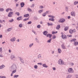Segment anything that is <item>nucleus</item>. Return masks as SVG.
Listing matches in <instances>:
<instances>
[{"label":"nucleus","instance_id":"nucleus-33","mask_svg":"<svg viewBox=\"0 0 78 78\" xmlns=\"http://www.w3.org/2000/svg\"><path fill=\"white\" fill-rule=\"evenodd\" d=\"M14 21V20L13 19H12L11 20H9V22H12Z\"/></svg>","mask_w":78,"mask_h":78},{"label":"nucleus","instance_id":"nucleus-50","mask_svg":"<svg viewBox=\"0 0 78 78\" xmlns=\"http://www.w3.org/2000/svg\"><path fill=\"white\" fill-rule=\"evenodd\" d=\"M32 45H33V43H32V44H30V45H29V47H31Z\"/></svg>","mask_w":78,"mask_h":78},{"label":"nucleus","instance_id":"nucleus-31","mask_svg":"<svg viewBox=\"0 0 78 78\" xmlns=\"http://www.w3.org/2000/svg\"><path fill=\"white\" fill-rule=\"evenodd\" d=\"M44 11L43 9H42V10H40L38 12H39V13H41V12H42V11Z\"/></svg>","mask_w":78,"mask_h":78},{"label":"nucleus","instance_id":"nucleus-42","mask_svg":"<svg viewBox=\"0 0 78 78\" xmlns=\"http://www.w3.org/2000/svg\"><path fill=\"white\" fill-rule=\"evenodd\" d=\"M34 68H35V69H37V65H35L34 66Z\"/></svg>","mask_w":78,"mask_h":78},{"label":"nucleus","instance_id":"nucleus-62","mask_svg":"<svg viewBox=\"0 0 78 78\" xmlns=\"http://www.w3.org/2000/svg\"><path fill=\"white\" fill-rule=\"evenodd\" d=\"M48 11H46V12L45 14H48Z\"/></svg>","mask_w":78,"mask_h":78},{"label":"nucleus","instance_id":"nucleus-32","mask_svg":"<svg viewBox=\"0 0 78 78\" xmlns=\"http://www.w3.org/2000/svg\"><path fill=\"white\" fill-rule=\"evenodd\" d=\"M11 30H12V28H10L7 29V31H10Z\"/></svg>","mask_w":78,"mask_h":78},{"label":"nucleus","instance_id":"nucleus-5","mask_svg":"<svg viewBox=\"0 0 78 78\" xmlns=\"http://www.w3.org/2000/svg\"><path fill=\"white\" fill-rule=\"evenodd\" d=\"M65 20L64 19H60V20H58L59 22V23H63V22H65Z\"/></svg>","mask_w":78,"mask_h":78},{"label":"nucleus","instance_id":"nucleus-19","mask_svg":"<svg viewBox=\"0 0 78 78\" xmlns=\"http://www.w3.org/2000/svg\"><path fill=\"white\" fill-rule=\"evenodd\" d=\"M29 16V14H27L24 15V17H28Z\"/></svg>","mask_w":78,"mask_h":78},{"label":"nucleus","instance_id":"nucleus-11","mask_svg":"<svg viewBox=\"0 0 78 78\" xmlns=\"http://www.w3.org/2000/svg\"><path fill=\"white\" fill-rule=\"evenodd\" d=\"M43 67H45L46 68H47L48 67V66L47 65H46V64H44L42 65Z\"/></svg>","mask_w":78,"mask_h":78},{"label":"nucleus","instance_id":"nucleus-15","mask_svg":"<svg viewBox=\"0 0 78 78\" xmlns=\"http://www.w3.org/2000/svg\"><path fill=\"white\" fill-rule=\"evenodd\" d=\"M72 76V75H69L67 76L66 78H70Z\"/></svg>","mask_w":78,"mask_h":78},{"label":"nucleus","instance_id":"nucleus-29","mask_svg":"<svg viewBox=\"0 0 78 78\" xmlns=\"http://www.w3.org/2000/svg\"><path fill=\"white\" fill-rule=\"evenodd\" d=\"M58 33V32L56 31V32L54 31H52V34H56V33Z\"/></svg>","mask_w":78,"mask_h":78},{"label":"nucleus","instance_id":"nucleus-12","mask_svg":"<svg viewBox=\"0 0 78 78\" xmlns=\"http://www.w3.org/2000/svg\"><path fill=\"white\" fill-rule=\"evenodd\" d=\"M48 25L49 26H51L52 25H53V23H47Z\"/></svg>","mask_w":78,"mask_h":78},{"label":"nucleus","instance_id":"nucleus-59","mask_svg":"<svg viewBox=\"0 0 78 78\" xmlns=\"http://www.w3.org/2000/svg\"><path fill=\"white\" fill-rule=\"evenodd\" d=\"M34 6V4H32V5L31 6V7H33Z\"/></svg>","mask_w":78,"mask_h":78},{"label":"nucleus","instance_id":"nucleus-64","mask_svg":"<svg viewBox=\"0 0 78 78\" xmlns=\"http://www.w3.org/2000/svg\"><path fill=\"white\" fill-rule=\"evenodd\" d=\"M76 78H78V75H76Z\"/></svg>","mask_w":78,"mask_h":78},{"label":"nucleus","instance_id":"nucleus-35","mask_svg":"<svg viewBox=\"0 0 78 78\" xmlns=\"http://www.w3.org/2000/svg\"><path fill=\"white\" fill-rule=\"evenodd\" d=\"M19 27L20 28H22V24H20L19 25Z\"/></svg>","mask_w":78,"mask_h":78},{"label":"nucleus","instance_id":"nucleus-48","mask_svg":"<svg viewBox=\"0 0 78 78\" xmlns=\"http://www.w3.org/2000/svg\"><path fill=\"white\" fill-rule=\"evenodd\" d=\"M40 27H41V25H38L37 26V28H40Z\"/></svg>","mask_w":78,"mask_h":78},{"label":"nucleus","instance_id":"nucleus-46","mask_svg":"<svg viewBox=\"0 0 78 78\" xmlns=\"http://www.w3.org/2000/svg\"><path fill=\"white\" fill-rule=\"evenodd\" d=\"M0 78H6V77L5 76H1Z\"/></svg>","mask_w":78,"mask_h":78},{"label":"nucleus","instance_id":"nucleus-22","mask_svg":"<svg viewBox=\"0 0 78 78\" xmlns=\"http://www.w3.org/2000/svg\"><path fill=\"white\" fill-rule=\"evenodd\" d=\"M69 32L70 34H72V33H73V30H70L69 31Z\"/></svg>","mask_w":78,"mask_h":78},{"label":"nucleus","instance_id":"nucleus-27","mask_svg":"<svg viewBox=\"0 0 78 78\" xmlns=\"http://www.w3.org/2000/svg\"><path fill=\"white\" fill-rule=\"evenodd\" d=\"M49 17H52V18H55V16L52 15H48Z\"/></svg>","mask_w":78,"mask_h":78},{"label":"nucleus","instance_id":"nucleus-34","mask_svg":"<svg viewBox=\"0 0 78 78\" xmlns=\"http://www.w3.org/2000/svg\"><path fill=\"white\" fill-rule=\"evenodd\" d=\"M15 14H17V15H18V16H20V14L19 12H16Z\"/></svg>","mask_w":78,"mask_h":78},{"label":"nucleus","instance_id":"nucleus-43","mask_svg":"<svg viewBox=\"0 0 78 78\" xmlns=\"http://www.w3.org/2000/svg\"><path fill=\"white\" fill-rule=\"evenodd\" d=\"M75 32H76V30L75 29L73 30V33H75Z\"/></svg>","mask_w":78,"mask_h":78},{"label":"nucleus","instance_id":"nucleus-25","mask_svg":"<svg viewBox=\"0 0 78 78\" xmlns=\"http://www.w3.org/2000/svg\"><path fill=\"white\" fill-rule=\"evenodd\" d=\"M76 39H73V40H71V42H73V41L74 42H76Z\"/></svg>","mask_w":78,"mask_h":78},{"label":"nucleus","instance_id":"nucleus-13","mask_svg":"<svg viewBox=\"0 0 78 78\" xmlns=\"http://www.w3.org/2000/svg\"><path fill=\"white\" fill-rule=\"evenodd\" d=\"M44 35H45V36H47V34L48 33V32L47 31H45L43 33Z\"/></svg>","mask_w":78,"mask_h":78},{"label":"nucleus","instance_id":"nucleus-3","mask_svg":"<svg viewBox=\"0 0 78 78\" xmlns=\"http://www.w3.org/2000/svg\"><path fill=\"white\" fill-rule=\"evenodd\" d=\"M68 72L69 73H73V70L72 68H70L68 70Z\"/></svg>","mask_w":78,"mask_h":78},{"label":"nucleus","instance_id":"nucleus-39","mask_svg":"<svg viewBox=\"0 0 78 78\" xmlns=\"http://www.w3.org/2000/svg\"><path fill=\"white\" fill-rule=\"evenodd\" d=\"M31 23H32L31 21H30L28 22L27 24H28V25H29V24H31Z\"/></svg>","mask_w":78,"mask_h":78},{"label":"nucleus","instance_id":"nucleus-56","mask_svg":"<svg viewBox=\"0 0 78 78\" xmlns=\"http://www.w3.org/2000/svg\"><path fill=\"white\" fill-rule=\"evenodd\" d=\"M9 53H11V51L10 49L9 50Z\"/></svg>","mask_w":78,"mask_h":78},{"label":"nucleus","instance_id":"nucleus-24","mask_svg":"<svg viewBox=\"0 0 78 78\" xmlns=\"http://www.w3.org/2000/svg\"><path fill=\"white\" fill-rule=\"evenodd\" d=\"M58 53H61V50L60 49H58Z\"/></svg>","mask_w":78,"mask_h":78},{"label":"nucleus","instance_id":"nucleus-14","mask_svg":"<svg viewBox=\"0 0 78 78\" xmlns=\"http://www.w3.org/2000/svg\"><path fill=\"white\" fill-rule=\"evenodd\" d=\"M61 47H62V48L63 49H66V47L64 46V44H62V45Z\"/></svg>","mask_w":78,"mask_h":78},{"label":"nucleus","instance_id":"nucleus-21","mask_svg":"<svg viewBox=\"0 0 78 78\" xmlns=\"http://www.w3.org/2000/svg\"><path fill=\"white\" fill-rule=\"evenodd\" d=\"M4 67H5V66H4V65H2L1 66H0V69H3V68H4Z\"/></svg>","mask_w":78,"mask_h":78},{"label":"nucleus","instance_id":"nucleus-7","mask_svg":"<svg viewBox=\"0 0 78 78\" xmlns=\"http://www.w3.org/2000/svg\"><path fill=\"white\" fill-rule=\"evenodd\" d=\"M17 20H22V16H20L17 18Z\"/></svg>","mask_w":78,"mask_h":78},{"label":"nucleus","instance_id":"nucleus-40","mask_svg":"<svg viewBox=\"0 0 78 78\" xmlns=\"http://www.w3.org/2000/svg\"><path fill=\"white\" fill-rule=\"evenodd\" d=\"M0 11H4V9H3V8H0Z\"/></svg>","mask_w":78,"mask_h":78},{"label":"nucleus","instance_id":"nucleus-26","mask_svg":"<svg viewBox=\"0 0 78 78\" xmlns=\"http://www.w3.org/2000/svg\"><path fill=\"white\" fill-rule=\"evenodd\" d=\"M29 20V18H26L23 20L24 22H25V21H27V20Z\"/></svg>","mask_w":78,"mask_h":78},{"label":"nucleus","instance_id":"nucleus-18","mask_svg":"<svg viewBox=\"0 0 78 78\" xmlns=\"http://www.w3.org/2000/svg\"><path fill=\"white\" fill-rule=\"evenodd\" d=\"M56 28L57 30H58V29H59V28H60V25H58L57 26Z\"/></svg>","mask_w":78,"mask_h":78},{"label":"nucleus","instance_id":"nucleus-8","mask_svg":"<svg viewBox=\"0 0 78 78\" xmlns=\"http://www.w3.org/2000/svg\"><path fill=\"white\" fill-rule=\"evenodd\" d=\"M16 68V66L14 65H12L11 67L12 70H14Z\"/></svg>","mask_w":78,"mask_h":78},{"label":"nucleus","instance_id":"nucleus-23","mask_svg":"<svg viewBox=\"0 0 78 78\" xmlns=\"http://www.w3.org/2000/svg\"><path fill=\"white\" fill-rule=\"evenodd\" d=\"M27 10H28V11H29V12H32V10H31V9L29 8H28Z\"/></svg>","mask_w":78,"mask_h":78},{"label":"nucleus","instance_id":"nucleus-30","mask_svg":"<svg viewBox=\"0 0 78 78\" xmlns=\"http://www.w3.org/2000/svg\"><path fill=\"white\" fill-rule=\"evenodd\" d=\"M78 2H74V5H77V4H78Z\"/></svg>","mask_w":78,"mask_h":78},{"label":"nucleus","instance_id":"nucleus-16","mask_svg":"<svg viewBox=\"0 0 78 78\" xmlns=\"http://www.w3.org/2000/svg\"><path fill=\"white\" fill-rule=\"evenodd\" d=\"M24 5H25V4H24V3L23 2H22L21 3V7H23V6H24Z\"/></svg>","mask_w":78,"mask_h":78},{"label":"nucleus","instance_id":"nucleus-17","mask_svg":"<svg viewBox=\"0 0 78 78\" xmlns=\"http://www.w3.org/2000/svg\"><path fill=\"white\" fill-rule=\"evenodd\" d=\"M65 31H67V30H69V27H65L64 29Z\"/></svg>","mask_w":78,"mask_h":78},{"label":"nucleus","instance_id":"nucleus-10","mask_svg":"<svg viewBox=\"0 0 78 78\" xmlns=\"http://www.w3.org/2000/svg\"><path fill=\"white\" fill-rule=\"evenodd\" d=\"M71 15L73 16H75V12H71Z\"/></svg>","mask_w":78,"mask_h":78},{"label":"nucleus","instance_id":"nucleus-1","mask_svg":"<svg viewBox=\"0 0 78 78\" xmlns=\"http://www.w3.org/2000/svg\"><path fill=\"white\" fill-rule=\"evenodd\" d=\"M58 63L60 65H63L64 64V62L62 60L60 59L58 62Z\"/></svg>","mask_w":78,"mask_h":78},{"label":"nucleus","instance_id":"nucleus-44","mask_svg":"<svg viewBox=\"0 0 78 78\" xmlns=\"http://www.w3.org/2000/svg\"><path fill=\"white\" fill-rule=\"evenodd\" d=\"M42 16H44V17H45V16H46V14L45 13H44L43 14H42Z\"/></svg>","mask_w":78,"mask_h":78},{"label":"nucleus","instance_id":"nucleus-52","mask_svg":"<svg viewBox=\"0 0 78 78\" xmlns=\"http://www.w3.org/2000/svg\"><path fill=\"white\" fill-rule=\"evenodd\" d=\"M52 20H51V21H52L53 22L55 20V19H53V18H52Z\"/></svg>","mask_w":78,"mask_h":78},{"label":"nucleus","instance_id":"nucleus-28","mask_svg":"<svg viewBox=\"0 0 78 78\" xmlns=\"http://www.w3.org/2000/svg\"><path fill=\"white\" fill-rule=\"evenodd\" d=\"M11 58L12 59H14V58H15V56H14V55H11Z\"/></svg>","mask_w":78,"mask_h":78},{"label":"nucleus","instance_id":"nucleus-55","mask_svg":"<svg viewBox=\"0 0 78 78\" xmlns=\"http://www.w3.org/2000/svg\"><path fill=\"white\" fill-rule=\"evenodd\" d=\"M2 51V48H0V51Z\"/></svg>","mask_w":78,"mask_h":78},{"label":"nucleus","instance_id":"nucleus-60","mask_svg":"<svg viewBox=\"0 0 78 78\" xmlns=\"http://www.w3.org/2000/svg\"><path fill=\"white\" fill-rule=\"evenodd\" d=\"M53 69L54 70H56V68H55V67H54L53 68Z\"/></svg>","mask_w":78,"mask_h":78},{"label":"nucleus","instance_id":"nucleus-57","mask_svg":"<svg viewBox=\"0 0 78 78\" xmlns=\"http://www.w3.org/2000/svg\"><path fill=\"white\" fill-rule=\"evenodd\" d=\"M9 9V11H12V9H9V8H8Z\"/></svg>","mask_w":78,"mask_h":78},{"label":"nucleus","instance_id":"nucleus-9","mask_svg":"<svg viewBox=\"0 0 78 78\" xmlns=\"http://www.w3.org/2000/svg\"><path fill=\"white\" fill-rule=\"evenodd\" d=\"M47 37H49V38H50L51 37V36H52V34H48L47 35Z\"/></svg>","mask_w":78,"mask_h":78},{"label":"nucleus","instance_id":"nucleus-58","mask_svg":"<svg viewBox=\"0 0 78 78\" xmlns=\"http://www.w3.org/2000/svg\"><path fill=\"white\" fill-rule=\"evenodd\" d=\"M37 64H40V65H42V63H37Z\"/></svg>","mask_w":78,"mask_h":78},{"label":"nucleus","instance_id":"nucleus-38","mask_svg":"<svg viewBox=\"0 0 78 78\" xmlns=\"http://www.w3.org/2000/svg\"><path fill=\"white\" fill-rule=\"evenodd\" d=\"M68 7H66L65 8V10L66 11H68Z\"/></svg>","mask_w":78,"mask_h":78},{"label":"nucleus","instance_id":"nucleus-20","mask_svg":"<svg viewBox=\"0 0 78 78\" xmlns=\"http://www.w3.org/2000/svg\"><path fill=\"white\" fill-rule=\"evenodd\" d=\"M74 45H75V46L77 45H78V42H77V41L74 42Z\"/></svg>","mask_w":78,"mask_h":78},{"label":"nucleus","instance_id":"nucleus-4","mask_svg":"<svg viewBox=\"0 0 78 78\" xmlns=\"http://www.w3.org/2000/svg\"><path fill=\"white\" fill-rule=\"evenodd\" d=\"M12 15H13V12H10L8 15V17H11Z\"/></svg>","mask_w":78,"mask_h":78},{"label":"nucleus","instance_id":"nucleus-2","mask_svg":"<svg viewBox=\"0 0 78 78\" xmlns=\"http://www.w3.org/2000/svg\"><path fill=\"white\" fill-rule=\"evenodd\" d=\"M61 34H62V39H67V36L66 35V34H63V33L62 32L61 33Z\"/></svg>","mask_w":78,"mask_h":78},{"label":"nucleus","instance_id":"nucleus-47","mask_svg":"<svg viewBox=\"0 0 78 78\" xmlns=\"http://www.w3.org/2000/svg\"><path fill=\"white\" fill-rule=\"evenodd\" d=\"M20 61H21L22 62H23V60L22 59V58L20 59Z\"/></svg>","mask_w":78,"mask_h":78},{"label":"nucleus","instance_id":"nucleus-36","mask_svg":"<svg viewBox=\"0 0 78 78\" xmlns=\"http://www.w3.org/2000/svg\"><path fill=\"white\" fill-rule=\"evenodd\" d=\"M51 39H50L48 41H47V42H48V43H50L51 42Z\"/></svg>","mask_w":78,"mask_h":78},{"label":"nucleus","instance_id":"nucleus-49","mask_svg":"<svg viewBox=\"0 0 78 78\" xmlns=\"http://www.w3.org/2000/svg\"><path fill=\"white\" fill-rule=\"evenodd\" d=\"M38 58H41V55H39L38 56Z\"/></svg>","mask_w":78,"mask_h":78},{"label":"nucleus","instance_id":"nucleus-63","mask_svg":"<svg viewBox=\"0 0 78 78\" xmlns=\"http://www.w3.org/2000/svg\"><path fill=\"white\" fill-rule=\"evenodd\" d=\"M0 57H1V58H2V57H3V55H0Z\"/></svg>","mask_w":78,"mask_h":78},{"label":"nucleus","instance_id":"nucleus-45","mask_svg":"<svg viewBox=\"0 0 78 78\" xmlns=\"http://www.w3.org/2000/svg\"><path fill=\"white\" fill-rule=\"evenodd\" d=\"M15 72H16V70H14V71H13L12 72V73H14Z\"/></svg>","mask_w":78,"mask_h":78},{"label":"nucleus","instance_id":"nucleus-37","mask_svg":"<svg viewBox=\"0 0 78 78\" xmlns=\"http://www.w3.org/2000/svg\"><path fill=\"white\" fill-rule=\"evenodd\" d=\"M19 76L18 75H15L14 76V78H17Z\"/></svg>","mask_w":78,"mask_h":78},{"label":"nucleus","instance_id":"nucleus-54","mask_svg":"<svg viewBox=\"0 0 78 78\" xmlns=\"http://www.w3.org/2000/svg\"><path fill=\"white\" fill-rule=\"evenodd\" d=\"M9 11V9H8V8L7 9H6V12H8Z\"/></svg>","mask_w":78,"mask_h":78},{"label":"nucleus","instance_id":"nucleus-51","mask_svg":"<svg viewBox=\"0 0 78 78\" xmlns=\"http://www.w3.org/2000/svg\"><path fill=\"white\" fill-rule=\"evenodd\" d=\"M55 38H56V36L55 35L53 36V37H52L53 39H55Z\"/></svg>","mask_w":78,"mask_h":78},{"label":"nucleus","instance_id":"nucleus-41","mask_svg":"<svg viewBox=\"0 0 78 78\" xmlns=\"http://www.w3.org/2000/svg\"><path fill=\"white\" fill-rule=\"evenodd\" d=\"M40 9H43V8H44V6L42 5L40 6Z\"/></svg>","mask_w":78,"mask_h":78},{"label":"nucleus","instance_id":"nucleus-53","mask_svg":"<svg viewBox=\"0 0 78 78\" xmlns=\"http://www.w3.org/2000/svg\"><path fill=\"white\" fill-rule=\"evenodd\" d=\"M68 37H72V35H68Z\"/></svg>","mask_w":78,"mask_h":78},{"label":"nucleus","instance_id":"nucleus-61","mask_svg":"<svg viewBox=\"0 0 78 78\" xmlns=\"http://www.w3.org/2000/svg\"><path fill=\"white\" fill-rule=\"evenodd\" d=\"M71 66H73V65H74L73 63H72V62L71 63Z\"/></svg>","mask_w":78,"mask_h":78},{"label":"nucleus","instance_id":"nucleus-6","mask_svg":"<svg viewBox=\"0 0 78 78\" xmlns=\"http://www.w3.org/2000/svg\"><path fill=\"white\" fill-rule=\"evenodd\" d=\"M10 41L11 42H14L16 41V38L15 37H13L10 40Z\"/></svg>","mask_w":78,"mask_h":78}]
</instances>
